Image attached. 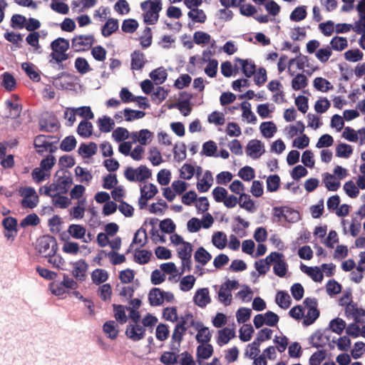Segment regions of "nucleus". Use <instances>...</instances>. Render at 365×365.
Instances as JSON below:
<instances>
[{
  "label": "nucleus",
  "instance_id": "nucleus-1",
  "mask_svg": "<svg viewBox=\"0 0 365 365\" xmlns=\"http://www.w3.org/2000/svg\"><path fill=\"white\" fill-rule=\"evenodd\" d=\"M78 78L70 73L63 71L55 76L51 77L50 82L53 86L58 90H71L75 89L76 83L75 81Z\"/></svg>",
  "mask_w": 365,
  "mask_h": 365
},
{
  "label": "nucleus",
  "instance_id": "nucleus-2",
  "mask_svg": "<svg viewBox=\"0 0 365 365\" xmlns=\"http://www.w3.org/2000/svg\"><path fill=\"white\" fill-rule=\"evenodd\" d=\"M36 249L40 253L51 254L55 255L58 250V243L56 238L50 235H44L40 237L37 240Z\"/></svg>",
  "mask_w": 365,
  "mask_h": 365
},
{
  "label": "nucleus",
  "instance_id": "nucleus-3",
  "mask_svg": "<svg viewBox=\"0 0 365 365\" xmlns=\"http://www.w3.org/2000/svg\"><path fill=\"white\" fill-rule=\"evenodd\" d=\"M39 130L41 132H53L59 127L58 120L54 114L46 112L41 115L38 121Z\"/></svg>",
  "mask_w": 365,
  "mask_h": 365
},
{
  "label": "nucleus",
  "instance_id": "nucleus-4",
  "mask_svg": "<svg viewBox=\"0 0 365 365\" xmlns=\"http://www.w3.org/2000/svg\"><path fill=\"white\" fill-rule=\"evenodd\" d=\"M162 1L154 0V3L149 6L148 9L143 14V21L148 25L155 24L159 19V13L162 10Z\"/></svg>",
  "mask_w": 365,
  "mask_h": 365
},
{
  "label": "nucleus",
  "instance_id": "nucleus-5",
  "mask_svg": "<svg viewBox=\"0 0 365 365\" xmlns=\"http://www.w3.org/2000/svg\"><path fill=\"white\" fill-rule=\"evenodd\" d=\"M51 53H50L51 59L57 57L59 53L67 51L70 48V43L68 39L63 37H58L51 41L50 44Z\"/></svg>",
  "mask_w": 365,
  "mask_h": 365
},
{
  "label": "nucleus",
  "instance_id": "nucleus-6",
  "mask_svg": "<svg viewBox=\"0 0 365 365\" xmlns=\"http://www.w3.org/2000/svg\"><path fill=\"white\" fill-rule=\"evenodd\" d=\"M94 43L93 35H77L71 39V47L76 52L84 51L82 46L91 47Z\"/></svg>",
  "mask_w": 365,
  "mask_h": 365
},
{
  "label": "nucleus",
  "instance_id": "nucleus-7",
  "mask_svg": "<svg viewBox=\"0 0 365 365\" xmlns=\"http://www.w3.org/2000/svg\"><path fill=\"white\" fill-rule=\"evenodd\" d=\"M245 151L248 156L257 159L265 153L264 145L261 140L253 139L248 142Z\"/></svg>",
  "mask_w": 365,
  "mask_h": 365
},
{
  "label": "nucleus",
  "instance_id": "nucleus-8",
  "mask_svg": "<svg viewBox=\"0 0 365 365\" xmlns=\"http://www.w3.org/2000/svg\"><path fill=\"white\" fill-rule=\"evenodd\" d=\"M145 331L143 327L130 323L126 327L125 334L133 341H138L145 337Z\"/></svg>",
  "mask_w": 365,
  "mask_h": 365
},
{
  "label": "nucleus",
  "instance_id": "nucleus-9",
  "mask_svg": "<svg viewBox=\"0 0 365 365\" xmlns=\"http://www.w3.org/2000/svg\"><path fill=\"white\" fill-rule=\"evenodd\" d=\"M193 302L199 307L204 308L210 303L211 299L208 288L198 289L193 297Z\"/></svg>",
  "mask_w": 365,
  "mask_h": 365
},
{
  "label": "nucleus",
  "instance_id": "nucleus-10",
  "mask_svg": "<svg viewBox=\"0 0 365 365\" xmlns=\"http://www.w3.org/2000/svg\"><path fill=\"white\" fill-rule=\"evenodd\" d=\"M235 61L240 63L241 72L246 78H250L255 73L256 65L251 59L237 57Z\"/></svg>",
  "mask_w": 365,
  "mask_h": 365
},
{
  "label": "nucleus",
  "instance_id": "nucleus-11",
  "mask_svg": "<svg viewBox=\"0 0 365 365\" xmlns=\"http://www.w3.org/2000/svg\"><path fill=\"white\" fill-rule=\"evenodd\" d=\"M153 137V133L148 129H141L138 132L130 133V138L133 139V143L137 142L142 145H145L148 143V140Z\"/></svg>",
  "mask_w": 365,
  "mask_h": 365
},
{
  "label": "nucleus",
  "instance_id": "nucleus-12",
  "mask_svg": "<svg viewBox=\"0 0 365 365\" xmlns=\"http://www.w3.org/2000/svg\"><path fill=\"white\" fill-rule=\"evenodd\" d=\"M217 334V343L220 346L228 344L232 339L235 337V330L228 327H224L218 330Z\"/></svg>",
  "mask_w": 365,
  "mask_h": 365
},
{
  "label": "nucleus",
  "instance_id": "nucleus-13",
  "mask_svg": "<svg viewBox=\"0 0 365 365\" xmlns=\"http://www.w3.org/2000/svg\"><path fill=\"white\" fill-rule=\"evenodd\" d=\"M130 58V68L132 70L139 71L144 67L146 61L145 60V55L143 52L138 50L134 51L131 53Z\"/></svg>",
  "mask_w": 365,
  "mask_h": 365
},
{
  "label": "nucleus",
  "instance_id": "nucleus-14",
  "mask_svg": "<svg viewBox=\"0 0 365 365\" xmlns=\"http://www.w3.org/2000/svg\"><path fill=\"white\" fill-rule=\"evenodd\" d=\"M163 290L158 287H153L148 293V302L152 307H158L163 304Z\"/></svg>",
  "mask_w": 365,
  "mask_h": 365
},
{
  "label": "nucleus",
  "instance_id": "nucleus-15",
  "mask_svg": "<svg viewBox=\"0 0 365 365\" xmlns=\"http://www.w3.org/2000/svg\"><path fill=\"white\" fill-rule=\"evenodd\" d=\"M97 150V144L94 142H90L88 144L82 143L78 148V153L83 158H89L96 153Z\"/></svg>",
  "mask_w": 365,
  "mask_h": 365
},
{
  "label": "nucleus",
  "instance_id": "nucleus-16",
  "mask_svg": "<svg viewBox=\"0 0 365 365\" xmlns=\"http://www.w3.org/2000/svg\"><path fill=\"white\" fill-rule=\"evenodd\" d=\"M1 86L7 91H12L16 87V80L9 72L3 73L1 76Z\"/></svg>",
  "mask_w": 365,
  "mask_h": 365
},
{
  "label": "nucleus",
  "instance_id": "nucleus-17",
  "mask_svg": "<svg viewBox=\"0 0 365 365\" xmlns=\"http://www.w3.org/2000/svg\"><path fill=\"white\" fill-rule=\"evenodd\" d=\"M118 20L109 18L101 28V34L104 37H108L118 29Z\"/></svg>",
  "mask_w": 365,
  "mask_h": 365
},
{
  "label": "nucleus",
  "instance_id": "nucleus-18",
  "mask_svg": "<svg viewBox=\"0 0 365 365\" xmlns=\"http://www.w3.org/2000/svg\"><path fill=\"white\" fill-rule=\"evenodd\" d=\"M346 327V322L339 317H336L329 322V326L326 329L328 331H331L340 335L343 333Z\"/></svg>",
  "mask_w": 365,
  "mask_h": 365
},
{
  "label": "nucleus",
  "instance_id": "nucleus-19",
  "mask_svg": "<svg viewBox=\"0 0 365 365\" xmlns=\"http://www.w3.org/2000/svg\"><path fill=\"white\" fill-rule=\"evenodd\" d=\"M213 352V346L209 342L204 344H200L196 349V357L208 359L212 356Z\"/></svg>",
  "mask_w": 365,
  "mask_h": 365
},
{
  "label": "nucleus",
  "instance_id": "nucleus-20",
  "mask_svg": "<svg viewBox=\"0 0 365 365\" xmlns=\"http://www.w3.org/2000/svg\"><path fill=\"white\" fill-rule=\"evenodd\" d=\"M275 302L280 308L287 309L290 307L292 299L287 291L280 290L277 292Z\"/></svg>",
  "mask_w": 365,
  "mask_h": 365
},
{
  "label": "nucleus",
  "instance_id": "nucleus-21",
  "mask_svg": "<svg viewBox=\"0 0 365 365\" xmlns=\"http://www.w3.org/2000/svg\"><path fill=\"white\" fill-rule=\"evenodd\" d=\"M259 130L264 138H271L277 131V128L273 121H266L260 124Z\"/></svg>",
  "mask_w": 365,
  "mask_h": 365
},
{
  "label": "nucleus",
  "instance_id": "nucleus-22",
  "mask_svg": "<svg viewBox=\"0 0 365 365\" xmlns=\"http://www.w3.org/2000/svg\"><path fill=\"white\" fill-rule=\"evenodd\" d=\"M327 331H328L327 329H324V330H317L309 337V343L312 344V346L315 348H321L324 346L326 345V342H324V335Z\"/></svg>",
  "mask_w": 365,
  "mask_h": 365
},
{
  "label": "nucleus",
  "instance_id": "nucleus-23",
  "mask_svg": "<svg viewBox=\"0 0 365 365\" xmlns=\"http://www.w3.org/2000/svg\"><path fill=\"white\" fill-rule=\"evenodd\" d=\"M195 261L202 266H205L211 259V254L203 247H199L194 254Z\"/></svg>",
  "mask_w": 365,
  "mask_h": 365
},
{
  "label": "nucleus",
  "instance_id": "nucleus-24",
  "mask_svg": "<svg viewBox=\"0 0 365 365\" xmlns=\"http://www.w3.org/2000/svg\"><path fill=\"white\" fill-rule=\"evenodd\" d=\"M97 123L100 131L102 133H109L115 126L114 120L108 115H103L101 118H99Z\"/></svg>",
  "mask_w": 365,
  "mask_h": 365
},
{
  "label": "nucleus",
  "instance_id": "nucleus-25",
  "mask_svg": "<svg viewBox=\"0 0 365 365\" xmlns=\"http://www.w3.org/2000/svg\"><path fill=\"white\" fill-rule=\"evenodd\" d=\"M149 76L156 85H160L166 81L168 78V73L163 67H159L153 70L149 73Z\"/></svg>",
  "mask_w": 365,
  "mask_h": 365
},
{
  "label": "nucleus",
  "instance_id": "nucleus-26",
  "mask_svg": "<svg viewBox=\"0 0 365 365\" xmlns=\"http://www.w3.org/2000/svg\"><path fill=\"white\" fill-rule=\"evenodd\" d=\"M152 255V252L150 250L136 249L134 254V261L139 264H148Z\"/></svg>",
  "mask_w": 365,
  "mask_h": 365
},
{
  "label": "nucleus",
  "instance_id": "nucleus-27",
  "mask_svg": "<svg viewBox=\"0 0 365 365\" xmlns=\"http://www.w3.org/2000/svg\"><path fill=\"white\" fill-rule=\"evenodd\" d=\"M227 242V235L222 231L215 232L212 237V245L219 250H223Z\"/></svg>",
  "mask_w": 365,
  "mask_h": 365
},
{
  "label": "nucleus",
  "instance_id": "nucleus-28",
  "mask_svg": "<svg viewBox=\"0 0 365 365\" xmlns=\"http://www.w3.org/2000/svg\"><path fill=\"white\" fill-rule=\"evenodd\" d=\"M67 232L73 238L81 240L84 238L86 230L81 225L71 224L68 226Z\"/></svg>",
  "mask_w": 365,
  "mask_h": 365
},
{
  "label": "nucleus",
  "instance_id": "nucleus-29",
  "mask_svg": "<svg viewBox=\"0 0 365 365\" xmlns=\"http://www.w3.org/2000/svg\"><path fill=\"white\" fill-rule=\"evenodd\" d=\"M93 125L86 120H83L77 128L78 134L83 138H89L93 133Z\"/></svg>",
  "mask_w": 365,
  "mask_h": 365
},
{
  "label": "nucleus",
  "instance_id": "nucleus-30",
  "mask_svg": "<svg viewBox=\"0 0 365 365\" xmlns=\"http://www.w3.org/2000/svg\"><path fill=\"white\" fill-rule=\"evenodd\" d=\"M217 150V146L216 143L210 140L202 144V149L200 154L207 157H218V155L216 153Z\"/></svg>",
  "mask_w": 365,
  "mask_h": 365
},
{
  "label": "nucleus",
  "instance_id": "nucleus-31",
  "mask_svg": "<svg viewBox=\"0 0 365 365\" xmlns=\"http://www.w3.org/2000/svg\"><path fill=\"white\" fill-rule=\"evenodd\" d=\"M88 269V264L85 260L81 259L75 263L73 270L72 272L73 276L79 280H83L85 272Z\"/></svg>",
  "mask_w": 365,
  "mask_h": 365
},
{
  "label": "nucleus",
  "instance_id": "nucleus-32",
  "mask_svg": "<svg viewBox=\"0 0 365 365\" xmlns=\"http://www.w3.org/2000/svg\"><path fill=\"white\" fill-rule=\"evenodd\" d=\"M21 69L26 73L28 77L34 82H39L41 77L39 73L34 70V66L29 62L21 63Z\"/></svg>",
  "mask_w": 365,
  "mask_h": 365
},
{
  "label": "nucleus",
  "instance_id": "nucleus-33",
  "mask_svg": "<svg viewBox=\"0 0 365 365\" xmlns=\"http://www.w3.org/2000/svg\"><path fill=\"white\" fill-rule=\"evenodd\" d=\"M103 331L111 339H115L118 335V325L113 320L107 321L103 326Z\"/></svg>",
  "mask_w": 365,
  "mask_h": 365
},
{
  "label": "nucleus",
  "instance_id": "nucleus-34",
  "mask_svg": "<svg viewBox=\"0 0 365 365\" xmlns=\"http://www.w3.org/2000/svg\"><path fill=\"white\" fill-rule=\"evenodd\" d=\"M314 88L322 92H327L334 88L331 83L327 79L322 77H317L313 82Z\"/></svg>",
  "mask_w": 365,
  "mask_h": 365
},
{
  "label": "nucleus",
  "instance_id": "nucleus-35",
  "mask_svg": "<svg viewBox=\"0 0 365 365\" xmlns=\"http://www.w3.org/2000/svg\"><path fill=\"white\" fill-rule=\"evenodd\" d=\"M91 279L96 285H100L108 279V273L103 269H96L91 274Z\"/></svg>",
  "mask_w": 365,
  "mask_h": 365
},
{
  "label": "nucleus",
  "instance_id": "nucleus-36",
  "mask_svg": "<svg viewBox=\"0 0 365 365\" xmlns=\"http://www.w3.org/2000/svg\"><path fill=\"white\" fill-rule=\"evenodd\" d=\"M240 106L242 110V118L247 120L248 123H255L257 121V117L251 110V104L247 101L242 102Z\"/></svg>",
  "mask_w": 365,
  "mask_h": 365
},
{
  "label": "nucleus",
  "instance_id": "nucleus-37",
  "mask_svg": "<svg viewBox=\"0 0 365 365\" xmlns=\"http://www.w3.org/2000/svg\"><path fill=\"white\" fill-rule=\"evenodd\" d=\"M327 189L329 191L335 192L340 187V182L336 180L334 176L329 173H326L323 179Z\"/></svg>",
  "mask_w": 365,
  "mask_h": 365
},
{
  "label": "nucleus",
  "instance_id": "nucleus-38",
  "mask_svg": "<svg viewBox=\"0 0 365 365\" xmlns=\"http://www.w3.org/2000/svg\"><path fill=\"white\" fill-rule=\"evenodd\" d=\"M178 358L179 355L174 351H164L159 359L165 365H174L178 362Z\"/></svg>",
  "mask_w": 365,
  "mask_h": 365
},
{
  "label": "nucleus",
  "instance_id": "nucleus-39",
  "mask_svg": "<svg viewBox=\"0 0 365 365\" xmlns=\"http://www.w3.org/2000/svg\"><path fill=\"white\" fill-rule=\"evenodd\" d=\"M292 88L294 91H299L305 88L308 84V79L303 73H297L292 80Z\"/></svg>",
  "mask_w": 365,
  "mask_h": 365
},
{
  "label": "nucleus",
  "instance_id": "nucleus-40",
  "mask_svg": "<svg viewBox=\"0 0 365 365\" xmlns=\"http://www.w3.org/2000/svg\"><path fill=\"white\" fill-rule=\"evenodd\" d=\"M307 15L306 6L296 7L290 14L289 19L292 21L299 22L304 20Z\"/></svg>",
  "mask_w": 365,
  "mask_h": 365
},
{
  "label": "nucleus",
  "instance_id": "nucleus-41",
  "mask_svg": "<svg viewBox=\"0 0 365 365\" xmlns=\"http://www.w3.org/2000/svg\"><path fill=\"white\" fill-rule=\"evenodd\" d=\"M351 311L349 309V316L351 315L355 322H365V309L358 308L356 304H351Z\"/></svg>",
  "mask_w": 365,
  "mask_h": 365
},
{
  "label": "nucleus",
  "instance_id": "nucleus-42",
  "mask_svg": "<svg viewBox=\"0 0 365 365\" xmlns=\"http://www.w3.org/2000/svg\"><path fill=\"white\" fill-rule=\"evenodd\" d=\"M74 66L78 73L81 75H84L92 70L88 61L83 57L76 58Z\"/></svg>",
  "mask_w": 365,
  "mask_h": 365
},
{
  "label": "nucleus",
  "instance_id": "nucleus-43",
  "mask_svg": "<svg viewBox=\"0 0 365 365\" xmlns=\"http://www.w3.org/2000/svg\"><path fill=\"white\" fill-rule=\"evenodd\" d=\"M352 153V146L349 144L340 143L336 148V156L339 158H349Z\"/></svg>",
  "mask_w": 365,
  "mask_h": 365
},
{
  "label": "nucleus",
  "instance_id": "nucleus-44",
  "mask_svg": "<svg viewBox=\"0 0 365 365\" xmlns=\"http://www.w3.org/2000/svg\"><path fill=\"white\" fill-rule=\"evenodd\" d=\"M56 181L59 185L61 194H66L73 184V178L71 175L59 176L56 179Z\"/></svg>",
  "mask_w": 365,
  "mask_h": 365
},
{
  "label": "nucleus",
  "instance_id": "nucleus-45",
  "mask_svg": "<svg viewBox=\"0 0 365 365\" xmlns=\"http://www.w3.org/2000/svg\"><path fill=\"white\" fill-rule=\"evenodd\" d=\"M123 115L126 121L130 122L136 119L143 118L145 115V112L143 110H133L125 108L123 110Z\"/></svg>",
  "mask_w": 365,
  "mask_h": 365
},
{
  "label": "nucleus",
  "instance_id": "nucleus-46",
  "mask_svg": "<svg viewBox=\"0 0 365 365\" xmlns=\"http://www.w3.org/2000/svg\"><path fill=\"white\" fill-rule=\"evenodd\" d=\"M330 45L331 49L341 51L348 46V42L345 37L336 36L331 40Z\"/></svg>",
  "mask_w": 365,
  "mask_h": 365
},
{
  "label": "nucleus",
  "instance_id": "nucleus-47",
  "mask_svg": "<svg viewBox=\"0 0 365 365\" xmlns=\"http://www.w3.org/2000/svg\"><path fill=\"white\" fill-rule=\"evenodd\" d=\"M77 141L73 135L66 136L60 144V149L64 152H71L76 147Z\"/></svg>",
  "mask_w": 365,
  "mask_h": 365
},
{
  "label": "nucleus",
  "instance_id": "nucleus-48",
  "mask_svg": "<svg viewBox=\"0 0 365 365\" xmlns=\"http://www.w3.org/2000/svg\"><path fill=\"white\" fill-rule=\"evenodd\" d=\"M114 311V317L120 324H125L128 320V317L125 314V307L121 304H113Z\"/></svg>",
  "mask_w": 365,
  "mask_h": 365
},
{
  "label": "nucleus",
  "instance_id": "nucleus-49",
  "mask_svg": "<svg viewBox=\"0 0 365 365\" xmlns=\"http://www.w3.org/2000/svg\"><path fill=\"white\" fill-rule=\"evenodd\" d=\"M320 312L318 308L309 309L307 313L304 316L303 325L308 327L315 322V321L319 317Z\"/></svg>",
  "mask_w": 365,
  "mask_h": 365
},
{
  "label": "nucleus",
  "instance_id": "nucleus-50",
  "mask_svg": "<svg viewBox=\"0 0 365 365\" xmlns=\"http://www.w3.org/2000/svg\"><path fill=\"white\" fill-rule=\"evenodd\" d=\"M263 341V339L262 336L256 337L255 339L248 346L250 347V352L249 353L247 351L245 352L246 356L250 359H254L257 356V355L259 353L260 350L259 346H260L261 342Z\"/></svg>",
  "mask_w": 365,
  "mask_h": 365
},
{
  "label": "nucleus",
  "instance_id": "nucleus-51",
  "mask_svg": "<svg viewBox=\"0 0 365 365\" xmlns=\"http://www.w3.org/2000/svg\"><path fill=\"white\" fill-rule=\"evenodd\" d=\"M139 26V24L136 19H127L123 20L121 29L123 32L128 34L134 33Z\"/></svg>",
  "mask_w": 365,
  "mask_h": 365
},
{
  "label": "nucleus",
  "instance_id": "nucleus-52",
  "mask_svg": "<svg viewBox=\"0 0 365 365\" xmlns=\"http://www.w3.org/2000/svg\"><path fill=\"white\" fill-rule=\"evenodd\" d=\"M170 335L169 327L166 324L160 323L155 329V336L160 341H165Z\"/></svg>",
  "mask_w": 365,
  "mask_h": 365
},
{
  "label": "nucleus",
  "instance_id": "nucleus-53",
  "mask_svg": "<svg viewBox=\"0 0 365 365\" xmlns=\"http://www.w3.org/2000/svg\"><path fill=\"white\" fill-rule=\"evenodd\" d=\"M327 352L325 349H320L313 353L309 359V365H320L321 363L327 358Z\"/></svg>",
  "mask_w": 365,
  "mask_h": 365
},
{
  "label": "nucleus",
  "instance_id": "nucleus-54",
  "mask_svg": "<svg viewBox=\"0 0 365 365\" xmlns=\"http://www.w3.org/2000/svg\"><path fill=\"white\" fill-rule=\"evenodd\" d=\"M237 175L244 181L249 182L255 178V173L252 167L245 165L240 169Z\"/></svg>",
  "mask_w": 365,
  "mask_h": 365
},
{
  "label": "nucleus",
  "instance_id": "nucleus-55",
  "mask_svg": "<svg viewBox=\"0 0 365 365\" xmlns=\"http://www.w3.org/2000/svg\"><path fill=\"white\" fill-rule=\"evenodd\" d=\"M301 220L299 212L294 208L286 206L285 221L289 223H296Z\"/></svg>",
  "mask_w": 365,
  "mask_h": 365
},
{
  "label": "nucleus",
  "instance_id": "nucleus-56",
  "mask_svg": "<svg viewBox=\"0 0 365 365\" xmlns=\"http://www.w3.org/2000/svg\"><path fill=\"white\" fill-rule=\"evenodd\" d=\"M152 176L151 170H150L146 165H140L137 168L136 178L138 182H145L146 180L149 179Z\"/></svg>",
  "mask_w": 365,
  "mask_h": 365
},
{
  "label": "nucleus",
  "instance_id": "nucleus-57",
  "mask_svg": "<svg viewBox=\"0 0 365 365\" xmlns=\"http://www.w3.org/2000/svg\"><path fill=\"white\" fill-rule=\"evenodd\" d=\"M130 137V133L128 130L123 127L116 128L112 133V137L117 143H120L124 141Z\"/></svg>",
  "mask_w": 365,
  "mask_h": 365
},
{
  "label": "nucleus",
  "instance_id": "nucleus-58",
  "mask_svg": "<svg viewBox=\"0 0 365 365\" xmlns=\"http://www.w3.org/2000/svg\"><path fill=\"white\" fill-rule=\"evenodd\" d=\"M280 185V178L278 175H270L267 179V190L268 192H276Z\"/></svg>",
  "mask_w": 365,
  "mask_h": 365
},
{
  "label": "nucleus",
  "instance_id": "nucleus-59",
  "mask_svg": "<svg viewBox=\"0 0 365 365\" xmlns=\"http://www.w3.org/2000/svg\"><path fill=\"white\" fill-rule=\"evenodd\" d=\"M40 223V218L36 213H31L26 215L21 222L20 226L25 228L29 226H36Z\"/></svg>",
  "mask_w": 365,
  "mask_h": 365
},
{
  "label": "nucleus",
  "instance_id": "nucleus-60",
  "mask_svg": "<svg viewBox=\"0 0 365 365\" xmlns=\"http://www.w3.org/2000/svg\"><path fill=\"white\" fill-rule=\"evenodd\" d=\"M17 225L18 221L14 217H6L2 220V226L7 232H14L16 234L18 232Z\"/></svg>",
  "mask_w": 365,
  "mask_h": 365
},
{
  "label": "nucleus",
  "instance_id": "nucleus-61",
  "mask_svg": "<svg viewBox=\"0 0 365 365\" xmlns=\"http://www.w3.org/2000/svg\"><path fill=\"white\" fill-rule=\"evenodd\" d=\"M195 280V277L191 274L183 277L180 282V289L182 292L190 291L193 287Z\"/></svg>",
  "mask_w": 365,
  "mask_h": 365
},
{
  "label": "nucleus",
  "instance_id": "nucleus-62",
  "mask_svg": "<svg viewBox=\"0 0 365 365\" xmlns=\"http://www.w3.org/2000/svg\"><path fill=\"white\" fill-rule=\"evenodd\" d=\"M159 227L161 232L172 234L175 231V224L170 218H166L160 222Z\"/></svg>",
  "mask_w": 365,
  "mask_h": 365
},
{
  "label": "nucleus",
  "instance_id": "nucleus-63",
  "mask_svg": "<svg viewBox=\"0 0 365 365\" xmlns=\"http://www.w3.org/2000/svg\"><path fill=\"white\" fill-rule=\"evenodd\" d=\"M27 19L21 14H14L11 18V26L14 29L24 28Z\"/></svg>",
  "mask_w": 365,
  "mask_h": 365
},
{
  "label": "nucleus",
  "instance_id": "nucleus-64",
  "mask_svg": "<svg viewBox=\"0 0 365 365\" xmlns=\"http://www.w3.org/2000/svg\"><path fill=\"white\" fill-rule=\"evenodd\" d=\"M363 53L359 48L350 49L344 53V58L346 61L351 62H357L362 59Z\"/></svg>",
  "mask_w": 365,
  "mask_h": 365
}]
</instances>
